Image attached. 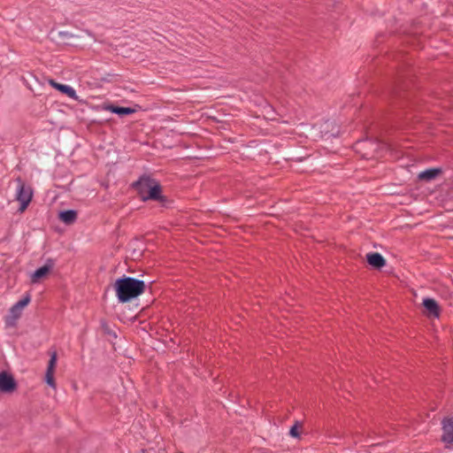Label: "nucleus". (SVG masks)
Instances as JSON below:
<instances>
[{"label": "nucleus", "instance_id": "10", "mask_svg": "<svg viewBox=\"0 0 453 453\" xmlns=\"http://www.w3.org/2000/svg\"><path fill=\"white\" fill-rule=\"evenodd\" d=\"M104 109L111 113L117 114L120 117L125 116V115H130L136 111V110L134 108L122 107V106H117V105H113V104L104 105Z\"/></svg>", "mask_w": 453, "mask_h": 453}, {"label": "nucleus", "instance_id": "13", "mask_svg": "<svg viewBox=\"0 0 453 453\" xmlns=\"http://www.w3.org/2000/svg\"><path fill=\"white\" fill-rule=\"evenodd\" d=\"M50 270V266L43 265L39 268H37L33 274L31 275V280L32 282H37L38 280L44 277Z\"/></svg>", "mask_w": 453, "mask_h": 453}, {"label": "nucleus", "instance_id": "6", "mask_svg": "<svg viewBox=\"0 0 453 453\" xmlns=\"http://www.w3.org/2000/svg\"><path fill=\"white\" fill-rule=\"evenodd\" d=\"M49 83L52 88L66 95L69 98L73 100L78 99L77 93L73 87L65 84L58 83L54 80H50Z\"/></svg>", "mask_w": 453, "mask_h": 453}, {"label": "nucleus", "instance_id": "19", "mask_svg": "<svg viewBox=\"0 0 453 453\" xmlns=\"http://www.w3.org/2000/svg\"><path fill=\"white\" fill-rule=\"evenodd\" d=\"M357 144H372L369 141L359 142Z\"/></svg>", "mask_w": 453, "mask_h": 453}, {"label": "nucleus", "instance_id": "4", "mask_svg": "<svg viewBox=\"0 0 453 453\" xmlns=\"http://www.w3.org/2000/svg\"><path fill=\"white\" fill-rule=\"evenodd\" d=\"M441 426V441L446 449L453 450V418H443Z\"/></svg>", "mask_w": 453, "mask_h": 453}, {"label": "nucleus", "instance_id": "17", "mask_svg": "<svg viewBox=\"0 0 453 453\" xmlns=\"http://www.w3.org/2000/svg\"><path fill=\"white\" fill-rule=\"evenodd\" d=\"M53 373L54 372H46V374H45V380H46V383L50 387V388H56V383H55V380H54V377H53Z\"/></svg>", "mask_w": 453, "mask_h": 453}, {"label": "nucleus", "instance_id": "12", "mask_svg": "<svg viewBox=\"0 0 453 453\" xmlns=\"http://www.w3.org/2000/svg\"><path fill=\"white\" fill-rule=\"evenodd\" d=\"M76 218L77 212L74 210H67L59 213V219L67 225L73 223Z\"/></svg>", "mask_w": 453, "mask_h": 453}, {"label": "nucleus", "instance_id": "5", "mask_svg": "<svg viewBox=\"0 0 453 453\" xmlns=\"http://www.w3.org/2000/svg\"><path fill=\"white\" fill-rule=\"evenodd\" d=\"M17 387L13 377L6 372H0V391L4 393H11Z\"/></svg>", "mask_w": 453, "mask_h": 453}, {"label": "nucleus", "instance_id": "1", "mask_svg": "<svg viewBox=\"0 0 453 453\" xmlns=\"http://www.w3.org/2000/svg\"><path fill=\"white\" fill-rule=\"evenodd\" d=\"M142 202L156 201L165 203L167 198L162 193V187L158 180L150 175L143 174L132 184Z\"/></svg>", "mask_w": 453, "mask_h": 453}, {"label": "nucleus", "instance_id": "14", "mask_svg": "<svg viewBox=\"0 0 453 453\" xmlns=\"http://www.w3.org/2000/svg\"><path fill=\"white\" fill-rule=\"evenodd\" d=\"M22 314V310L18 308V306H15L14 304L10 309V319L12 320V324H14L18 319L20 318ZM9 324L11 322L8 321Z\"/></svg>", "mask_w": 453, "mask_h": 453}, {"label": "nucleus", "instance_id": "2", "mask_svg": "<svg viewBox=\"0 0 453 453\" xmlns=\"http://www.w3.org/2000/svg\"><path fill=\"white\" fill-rule=\"evenodd\" d=\"M145 289V282L133 277L119 278L115 281V290L119 303H127Z\"/></svg>", "mask_w": 453, "mask_h": 453}, {"label": "nucleus", "instance_id": "15", "mask_svg": "<svg viewBox=\"0 0 453 453\" xmlns=\"http://www.w3.org/2000/svg\"><path fill=\"white\" fill-rule=\"evenodd\" d=\"M31 301V296L30 294H26L23 296V297L14 303L15 306H18L20 310L23 311V309L30 303Z\"/></svg>", "mask_w": 453, "mask_h": 453}, {"label": "nucleus", "instance_id": "11", "mask_svg": "<svg viewBox=\"0 0 453 453\" xmlns=\"http://www.w3.org/2000/svg\"><path fill=\"white\" fill-rule=\"evenodd\" d=\"M441 173V169L439 167L429 168V169L420 172L418 174V178L420 180L430 181V180H434Z\"/></svg>", "mask_w": 453, "mask_h": 453}, {"label": "nucleus", "instance_id": "7", "mask_svg": "<svg viewBox=\"0 0 453 453\" xmlns=\"http://www.w3.org/2000/svg\"><path fill=\"white\" fill-rule=\"evenodd\" d=\"M339 127L330 120H326L321 127V134L326 139L339 135Z\"/></svg>", "mask_w": 453, "mask_h": 453}, {"label": "nucleus", "instance_id": "18", "mask_svg": "<svg viewBox=\"0 0 453 453\" xmlns=\"http://www.w3.org/2000/svg\"><path fill=\"white\" fill-rule=\"evenodd\" d=\"M289 434L294 438H299L300 433L298 432V424L296 423L294 426H291L289 430Z\"/></svg>", "mask_w": 453, "mask_h": 453}, {"label": "nucleus", "instance_id": "3", "mask_svg": "<svg viewBox=\"0 0 453 453\" xmlns=\"http://www.w3.org/2000/svg\"><path fill=\"white\" fill-rule=\"evenodd\" d=\"M19 185L16 193V199L19 203V211H24L30 203L33 197V190L30 186L26 185L19 179L18 180Z\"/></svg>", "mask_w": 453, "mask_h": 453}, {"label": "nucleus", "instance_id": "16", "mask_svg": "<svg viewBox=\"0 0 453 453\" xmlns=\"http://www.w3.org/2000/svg\"><path fill=\"white\" fill-rule=\"evenodd\" d=\"M57 363V354L53 352L50 356V359L49 361L48 368L46 372H54V369Z\"/></svg>", "mask_w": 453, "mask_h": 453}, {"label": "nucleus", "instance_id": "8", "mask_svg": "<svg viewBox=\"0 0 453 453\" xmlns=\"http://www.w3.org/2000/svg\"><path fill=\"white\" fill-rule=\"evenodd\" d=\"M368 264L376 269H380L386 265V259L378 252H370L366 255Z\"/></svg>", "mask_w": 453, "mask_h": 453}, {"label": "nucleus", "instance_id": "9", "mask_svg": "<svg viewBox=\"0 0 453 453\" xmlns=\"http://www.w3.org/2000/svg\"><path fill=\"white\" fill-rule=\"evenodd\" d=\"M423 305L428 313L434 318L438 319L440 317V307L437 302L431 297H426L423 299Z\"/></svg>", "mask_w": 453, "mask_h": 453}]
</instances>
